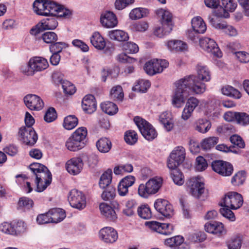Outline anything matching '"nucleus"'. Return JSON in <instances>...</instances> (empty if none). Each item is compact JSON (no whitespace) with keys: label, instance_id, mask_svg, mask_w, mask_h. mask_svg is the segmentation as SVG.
<instances>
[{"label":"nucleus","instance_id":"nucleus-1","mask_svg":"<svg viewBox=\"0 0 249 249\" xmlns=\"http://www.w3.org/2000/svg\"><path fill=\"white\" fill-rule=\"evenodd\" d=\"M195 78L194 76H186L175 82L176 89L172 99V103L174 107H181L190 92L197 94L204 92V86L196 81Z\"/></svg>","mask_w":249,"mask_h":249},{"label":"nucleus","instance_id":"nucleus-2","mask_svg":"<svg viewBox=\"0 0 249 249\" xmlns=\"http://www.w3.org/2000/svg\"><path fill=\"white\" fill-rule=\"evenodd\" d=\"M162 179L160 178H153L145 184H141L138 187V194L142 197L147 198L150 195L156 194L161 187Z\"/></svg>","mask_w":249,"mask_h":249},{"label":"nucleus","instance_id":"nucleus-3","mask_svg":"<svg viewBox=\"0 0 249 249\" xmlns=\"http://www.w3.org/2000/svg\"><path fill=\"white\" fill-rule=\"evenodd\" d=\"M49 66L45 58L36 56L31 58L26 66L21 67V71L27 75H33L35 72L42 71Z\"/></svg>","mask_w":249,"mask_h":249},{"label":"nucleus","instance_id":"nucleus-4","mask_svg":"<svg viewBox=\"0 0 249 249\" xmlns=\"http://www.w3.org/2000/svg\"><path fill=\"white\" fill-rule=\"evenodd\" d=\"M186 184L190 189V193L195 197L201 200H204L207 197V191L205 189L204 183L201 181L200 178H191L187 181Z\"/></svg>","mask_w":249,"mask_h":249},{"label":"nucleus","instance_id":"nucleus-5","mask_svg":"<svg viewBox=\"0 0 249 249\" xmlns=\"http://www.w3.org/2000/svg\"><path fill=\"white\" fill-rule=\"evenodd\" d=\"M134 121L142 135L146 140L152 141L157 136V133L154 128L145 120L136 116L134 117Z\"/></svg>","mask_w":249,"mask_h":249},{"label":"nucleus","instance_id":"nucleus-6","mask_svg":"<svg viewBox=\"0 0 249 249\" xmlns=\"http://www.w3.org/2000/svg\"><path fill=\"white\" fill-rule=\"evenodd\" d=\"M243 203V198L241 194L235 192H229L225 195L220 205L230 207L231 209L236 210L242 206Z\"/></svg>","mask_w":249,"mask_h":249},{"label":"nucleus","instance_id":"nucleus-7","mask_svg":"<svg viewBox=\"0 0 249 249\" xmlns=\"http://www.w3.org/2000/svg\"><path fill=\"white\" fill-rule=\"evenodd\" d=\"M33 10L37 15L48 16L54 12L56 7L55 2L44 0H36L33 4Z\"/></svg>","mask_w":249,"mask_h":249},{"label":"nucleus","instance_id":"nucleus-8","mask_svg":"<svg viewBox=\"0 0 249 249\" xmlns=\"http://www.w3.org/2000/svg\"><path fill=\"white\" fill-rule=\"evenodd\" d=\"M36 177V191L38 192L43 191L52 181V174L48 169H42L35 175Z\"/></svg>","mask_w":249,"mask_h":249},{"label":"nucleus","instance_id":"nucleus-9","mask_svg":"<svg viewBox=\"0 0 249 249\" xmlns=\"http://www.w3.org/2000/svg\"><path fill=\"white\" fill-rule=\"evenodd\" d=\"M169 63L165 59L151 60L145 64L144 70L150 75L161 72L164 69L168 67Z\"/></svg>","mask_w":249,"mask_h":249},{"label":"nucleus","instance_id":"nucleus-10","mask_svg":"<svg viewBox=\"0 0 249 249\" xmlns=\"http://www.w3.org/2000/svg\"><path fill=\"white\" fill-rule=\"evenodd\" d=\"M185 150L181 146L176 147L171 153L167 160L168 168L178 167L181 164L185 158Z\"/></svg>","mask_w":249,"mask_h":249},{"label":"nucleus","instance_id":"nucleus-11","mask_svg":"<svg viewBox=\"0 0 249 249\" xmlns=\"http://www.w3.org/2000/svg\"><path fill=\"white\" fill-rule=\"evenodd\" d=\"M68 198L70 205L73 208L82 210L86 206L84 194L76 189H72L69 192Z\"/></svg>","mask_w":249,"mask_h":249},{"label":"nucleus","instance_id":"nucleus-12","mask_svg":"<svg viewBox=\"0 0 249 249\" xmlns=\"http://www.w3.org/2000/svg\"><path fill=\"white\" fill-rule=\"evenodd\" d=\"M18 134L20 141L27 145H34L38 139L37 134L32 127H20Z\"/></svg>","mask_w":249,"mask_h":249},{"label":"nucleus","instance_id":"nucleus-13","mask_svg":"<svg viewBox=\"0 0 249 249\" xmlns=\"http://www.w3.org/2000/svg\"><path fill=\"white\" fill-rule=\"evenodd\" d=\"M211 166L213 171L223 177L230 176L233 171L232 164L223 160H214L212 162Z\"/></svg>","mask_w":249,"mask_h":249},{"label":"nucleus","instance_id":"nucleus-14","mask_svg":"<svg viewBox=\"0 0 249 249\" xmlns=\"http://www.w3.org/2000/svg\"><path fill=\"white\" fill-rule=\"evenodd\" d=\"M199 45L205 51L211 53L213 55L220 57L222 56V53L220 51L215 41L210 38L205 37L199 39Z\"/></svg>","mask_w":249,"mask_h":249},{"label":"nucleus","instance_id":"nucleus-15","mask_svg":"<svg viewBox=\"0 0 249 249\" xmlns=\"http://www.w3.org/2000/svg\"><path fill=\"white\" fill-rule=\"evenodd\" d=\"M154 207L157 212L166 217L169 218L174 214L172 205L165 199H157L154 203Z\"/></svg>","mask_w":249,"mask_h":249},{"label":"nucleus","instance_id":"nucleus-16","mask_svg":"<svg viewBox=\"0 0 249 249\" xmlns=\"http://www.w3.org/2000/svg\"><path fill=\"white\" fill-rule=\"evenodd\" d=\"M66 169L71 175H76L79 174L83 167V162L80 157H74L68 160L66 163Z\"/></svg>","mask_w":249,"mask_h":249},{"label":"nucleus","instance_id":"nucleus-17","mask_svg":"<svg viewBox=\"0 0 249 249\" xmlns=\"http://www.w3.org/2000/svg\"><path fill=\"white\" fill-rule=\"evenodd\" d=\"M24 102L31 110H41L44 107V102L41 98L35 94H28L24 98Z\"/></svg>","mask_w":249,"mask_h":249},{"label":"nucleus","instance_id":"nucleus-18","mask_svg":"<svg viewBox=\"0 0 249 249\" xmlns=\"http://www.w3.org/2000/svg\"><path fill=\"white\" fill-rule=\"evenodd\" d=\"M156 14L160 18V21L163 27L167 26V32H171L173 29L172 15L167 10L159 9L156 11Z\"/></svg>","mask_w":249,"mask_h":249},{"label":"nucleus","instance_id":"nucleus-19","mask_svg":"<svg viewBox=\"0 0 249 249\" xmlns=\"http://www.w3.org/2000/svg\"><path fill=\"white\" fill-rule=\"evenodd\" d=\"M149 228L159 233L170 235L174 230V226L170 224L160 223L157 221L147 222Z\"/></svg>","mask_w":249,"mask_h":249},{"label":"nucleus","instance_id":"nucleus-20","mask_svg":"<svg viewBox=\"0 0 249 249\" xmlns=\"http://www.w3.org/2000/svg\"><path fill=\"white\" fill-rule=\"evenodd\" d=\"M99 237L101 240L107 243L115 242L118 238L117 231L111 227H105L99 231Z\"/></svg>","mask_w":249,"mask_h":249},{"label":"nucleus","instance_id":"nucleus-21","mask_svg":"<svg viewBox=\"0 0 249 249\" xmlns=\"http://www.w3.org/2000/svg\"><path fill=\"white\" fill-rule=\"evenodd\" d=\"M135 181L134 176L129 175L122 178L118 185V194L121 196H126L128 192V188L133 185Z\"/></svg>","mask_w":249,"mask_h":249},{"label":"nucleus","instance_id":"nucleus-22","mask_svg":"<svg viewBox=\"0 0 249 249\" xmlns=\"http://www.w3.org/2000/svg\"><path fill=\"white\" fill-rule=\"evenodd\" d=\"M82 107L86 113L91 114L95 112L97 108V103L94 96L91 94L86 95L82 100Z\"/></svg>","mask_w":249,"mask_h":249},{"label":"nucleus","instance_id":"nucleus-23","mask_svg":"<svg viewBox=\"0 0 249 249\" xmlns=\"http://www.w3.org/2000/svg\"><path fill=\"white\" fill-rule=\"evenodd\" d=\"M204 228L207 232L215 234L218 236L226 233L224 226L221 222L216 221L207 222L205 224Z\"/></svg>","mask_w":249,"mask_h":249},{"label":"nucleus","instance_id":"nucleus-24","mask_svg":"<svg viewBox=\"0 0 249 249\" xmlns=\"http://www.w3.org/2000/svg\"><path fill=\"white\" fill-rule=\"evenodd\" d=\"M100 22L104 27L108 28L116 26L118 23L116 16L110 11H106L102 14Z\"/></svg>","mask_w":249,"mask_h":249},{"label":"nucleus","instance_id":"nucleus-25","mask_svg":"<svg viewBox=\"0 0 249 249\" xmlns=\"http://www.w3.org/2000/svg\"><path fill=\"white\" fill-rule=\"evenodd\" d=\"M197 76L195 75H189L195 77V80L201 84L203 85L206 90V85L202 81L208 82L211 79V75L209 71L206 66L198 65L197 68Z\"/></svg>","mask_w":249,"mask_h":249},{"label":"nucleus","instance_id":"nucleus-26","mask_svg":"<svg viewBox=\"0 0 249 249\" xmlns=\"http://www.w3.org/2000/svg\"><path fill=\"white\" fill-rule=\"evenodd\" d=\"M99 209L101 213L107 220L114 222L117 218V215L114 209L105 203L100 204Z\"/></svg>","mask_w":249,"mask_h":249},{"label":"nucleus","instance_id":"nucleus-27","mask_svg":"<svg viewBox=\"0 0 249 249\" xmlns=\"http://www.w3.org/2000/svg\"><path fill=\"white\" fill-rule=\"evenodd\" d=\"M52 77L56 84H60L62 85L63 91L65 94L72 95L75 93L76 91L75 88L70 82L62 79L58 81L56 80V78L59 77V74L57 73H54L52 75Z\"/></svg>","mask_w":249,"mask_h":249},{"label":"nucleus","instance_id":"nucleus-28","mask_svg":"<svg viewBox=\"0 0 249 249\" xmlns=\"http://www.w3.org/2000/svg\"><path fill=\"white\" fill-rule=\"evenodd\" d=\"M168 48L171 51L176 52H183L188 49L186 43L179 40H171L167 43Z\"/></svg>","mask_w":249,"mask_h":249},{"label":"nucleus","instance_id":"nucleus-29","mask_svg":"<svg viewBox=\"0 0 249 249\" xmlns=\"http://www.w3.org/2000/svg\"><path fill=\"white\" fill-rule=\"evenodd\" d=\"M191 23L193 30L197 34H203L206 30V25L200 17L194 18Z\"/></svg>","mask_w":249,"mask_h":249},{"label":"nucleus","instance_id":"nucleus-30","mask_svg":"<svg viewBox=\"0 0 249 249\" xmlns=\"http://www.w3.org/2000/svg\"><path fill=\"white\" fill-rule=\"evenodd\" d=\"M111 181L112 170L108 169L101 175L99 181V186L102 189L111 187L112 186L110 185Z\"/></svg>","mask_w":249,"mask_h":249},{"label":"nucleus","instance_id":"nucleus-31","mask_svg":"<svg viewBox=\"0 0 249 249\" xmlns=\"http://www.w3.org/2000/svg\"><path fill=\"white\" fill-rule=\"evenodd\" d=\"M90 42L96 49L102 50L106 46V42L99 32H94L90 37Z\"/></svg>","mask_w":249,"mask_h":249},{"label":"nucleus","instance_id":"nucleus-32","mask_svg":"<svg viewBox=\"0 0 249 249\" xmlns=\"http://www.w3.org/2000/svg\"><path fill=\"white\" fill-rule=\"evenodd\" d=\"M108 36L112 40L120 42L126 41L129 39L127 33L121 30H114L109 31Z\"/></svg>","mask_w":249,"mask_h":249},{"label":"nucleus","instance_id":"nucleus-33","mask_svg":"<svg viewBox=\"0 0 249 249\" xmlns=\"http://www.w3.org/2000/svg\"><path fill=\"white\" fill-rule=\"evenodd\" d=\"M52 223H58L66 217L65 212L60 208H54L49 211Z\"/></svg>","mask_w":249,"mask_h":249},{"label":"nucleus","instance_id":"nucleus-34","mask_svg":"<svg viewBox=\"0 0 249 249\" xmlns=\"http://www.w3.org/2000/svg\"><path fill=\"white\" fill-rule=\"evenodd\" d=\"M170 170V175L174 182L178 185H182L184 182V176L182 172L178 167L169 168Z\"/></svg>","mask_w":249,"mask_h":249},{"label":"nucleus","instance_id":"nucleus-35","mask_svg":"<svg viewBox=\"0 0 249 249\" xmlns=\"http://www.w3.org/2000/svg\"><path fill=\"white\" fill-rule=\"evenodd\" d=\"M111 142L107 138H102L96 142V147L98 150L101 153L108 152L111 148Z\"/></svg>","mask_w":249,"mask_h":249},{"label":"nucleus","instance_id":"nucleus-36","mask_svg":"<svg viewBox=\"0 0 249 249\" xmlns=\"http://www.w3.org/2000/svg\"><path fill=\"white\" fill-rule=\"evenodd\" d=\"M67 148L71 151H78L85 146L84 142H80L71 136L66 142Z\"/></svg>","mask_w":249,"mask_h":249},{"label":"nucleus","instance_id":"nucleus-37","mask_svg":"<svg viewBox=\"0 0 249 249\" xmlns=\"http://www.w3.org/2000/svg\"><path fill=\"white\" fill-rule=\"evenodd\" d=\"M101 108L103 111L110 115L116 114L118 110L116 105L109 101L102 103L101 104Z\"/></svg>","mask_w":249,"mask_h":249},{"label":"nucleus","instance_id":"nucleus-38","mask_svg":"<svg viewBox=\"0 0 249 249\" xmlns=\"http://www.w3.org/2000/svg\"><path fill=\"white\" fill-rule=\"evenodd\" d=\"M160 121L164 128L168 131L172 129L174 124L170 117V114L167 112L162 113L160 116Z\"/></svg>","mask_w":249,"mask_h":249},{"label":"nucleus","instance_id":"nucleus-39","mask_svg":"<svg viewBox=\"0 0 249 249\" xmlns=\"http://www.w3.org/2000/svg\"><path fill=\"white\" fill-rule=\"evenodd\" d=\"M56 9L54 12H51L50 16H57L65 18H69L71 15V12L67 9L64 8L62 6L55 3Z\"/></svg>","mask_w":249,"mask_h":249},{"label":"nucleus","instance_id":"nucleus-40","mask_svg":"<svg viewBox=\"0 0 249 249\" xmlns=\"http://www.w3.org/2000/svg\"><path fill=\"white\" fill-rule=\"evenodd\" d=\"M219 141L218 137H210L202 140L201 142V148L204 150H208L216 144Z\"/></svg>","mask_w":249,"mask_h":249},{"label":"nucleus","instance_id":"nucleus-41","mask_svg":"<svg viewBox=\"0 0 249 249\" xmlns=\"http://www.w3.org/2000/svg\"><path fill=\"white\" fill-rule=\"evenodd\" d=\"M246 177L247 173L245 171H239L232 178L231 183L234 186H240L244 183Z\"/></svg>","mask_w":249,"mask_h":249},{"label":"nucleus","instance_id":"nucleus-42","mask_svg":"<svg viewBox=\"0 0 249 249\" xmlns=\"http://www.w3.org/2000/svg\"><path fill=\"white\" fill-rule=\"evenodd\" d=\"M110 98L114 101H122L124 94L121 86H116L112 88L110 92Z\"/></svg>","mask_w":249,"mask_h":249},{"label":"nucleus","instance_id":"nucleus-43","mask_svg":"<svg viewBox=\"0 0 249 249\" xmlns=\"http://www.w3.org/2000/svg\"><path fill=\"white\" fill-rule=\"evenodd\" d=\"M148 13L147 9L142 8H136L132 10L129 15V18L132 20L140 19L145 16Z\"/></svg>","mask_w":249,"mask_h":249},{"label":"nucleus","instance_id":"nucleus-44","mask_svg":"<svg viewBox=\"0 0 249 249\" xmlns=\"http://www.w3.org/2000/svg\"><path fill=\"white\" fill-rule=\"evenodd\" d=\"M78 120L75 115H69L64 120L63 126L68 130L74 128L78 124Z\"/></svg>","mask_w":249,"mask_h":249},{"label":"nucleus","instance_id":"nucleus-45","mask_svg":"<svg viewBox=\"0 0 249 249\" xmlns=\"http://www.w3.org/2000/svg\"><path fill=\"white\" fill-rule=\"evenodd\" d=\"M222 92L223 94L233 97L235 99H239L241 97L240 92L233 87L227 86L222 89Z\"/></svg>","mask_w":249,"mask_h":249},{"label":"nucleus","instance_id":"nucleus-46","mask_svg":"<svg viewBox=\"0 0 249 249\" xmlns=\"http://www.w3.org/2000/svg\"><path fill=\"white\" fill-rule=\"evenodd\" d=\"M58 22L54 18H46L41 21V28L43 30H53L56 28Z\"/></svg>","mask_w":249,"mask_h":249},{"label":"nucleus","instance_id":"nucleus-47","mask_svg":"<svg viewBox=\"0 0 249 249\" xmlns=\"http://www.w3.org/2000/svg\"><path fill=\"white\" fill-rule=\"evenodd\" d=\"M150 86V83L148 80H139L137 84L133 87V91L145 92Z\"/></svg>","mask_w":249,"mask_h":249},{"label":"nucleus","instance_id":"nucleus-48","mask_svg":"<svg viewBox=\"0 0 249 249\" xmlns=\"http://www.w3.org/2000/svg\"><path fill=\"white\" fill-rule=\"evenodd\" d=\"M242 237L238 235L232 237L227 243L228 249H240L242 244Z\"/></svg>","mask_w":249,"mask_h":249},{"label":"nucleus","instance_id":"nucleus-49","mask_svg":"<svg viewBox=\"0 0 249 249\" xmlns=\"http://www.w3.org/2000/svg\"><path fill=\"white\" fill-rule=\"evenodd\" d=\"M87 135V130L86 128L81 127L77 129L71 135V137L74 139L75 140L78 141L80 142H84L85 140Z\"/></svg>","mask_w":249,"mask_h":249},{"label":"nucleus","instance_id":"nucleus-50","mask_svg":"<svg viewBox=\"0 0 249 249\" xmlns=\"http://www.w3.org/2000/svg\"><path fill=\"white\" fill-rule=\"evenodd\" d=\"M211 127V124L207 120H199L195 126V130L200 133H205Z\"/></svg>","mask_w":249,"mask_h":249},{"label":"nucleus","instance_id":"nucleus-51","mask_svg":"<svg viewBox=\"0 0 249 249\" xmlns=\"http://www.w3.org/2000/svg\"><path fill=\"white\" fill-rule=\"evenodd\" d=\"M104 190L101 195V197L104 200L110 201L115 197L116 196V190L114 187H108Z\"/></svg>","mask_w":249,"mask_h":249},{"label":"nucleus","instance_id":"nucleus-52","mask_svg":"<svg viewBox=\"0 0 249 249\" xmlns=\"http://www.w3.org/2000/svg\"><path fill=\"white\" fill-rule=\"evenodd\" d=\"M34 205L33 201L26 197H23L19 199L18 202V209L26 210H29L33 207Z\"/></svg>","mask_w":249,"mask_h":249},{"label":"nucleus","instance_id":"nucleus-53","mask_svg":"<svg viewBox=\"0 0 249 249\" xmlns=\"http://www.w3.org/2000/svg\"><path fill=\"white\" fill-rule=\"evenodd\" d=\"M138 215L143 219H149L152 216L150 209L148 205H142L138 208Z\"/></svg>","mask_w":249,"mask_h":249},{"label":"nucleus","instance_id":"nucleus-54","mask_svg":"<svg viewBox=\"0 0 249 249\" xmlns=\"http://www.w3.org/2000/svg\"><path fill=\"white\" fill-rule=\"evenodd\" d=\"M15 224L13 223L4 222L0 225V231L4 233L16 235Z\"/></svg>","mask_w":249,"mask_h":249},{"label":"nucleus","instance_id":"nucleus-55","mask_svg":"<svg viewBox=\"0 0 249 249\" xmlns=\"http://www.w3.org/2000/svg\"><path fill=\"white\" fill-rule=\"evenodd\" d=\"M43 41L48 44H53L58 39L57 35L53 32H47L42 35Z\"/></svg>","mask_w":249,"mask_h":249},{"label":"nucleus","instance_id":"nucleus-56","mask_svg":"<svg viewBox=\"0 0 249 249\" xmlns=\"http://www.w3.org/2000/svg\"><path fill=\"white\" fill-rule=\"evenodd\" d=\"M235 122L240 125H246L249 124V115L245 112H238Z\"/></svg>","mask_w":249,"mask_h":249},{"label":"nucleus","instance_id":"nucleus-57","mask_svg":"<svg viewBox=\"0 0 249 249\" xmlns=\"http://www.w3.org/2000/svg\"><path fill=\"white\" fill-rule=\"evenodd\" d=\"M124 139L126 143L133 144L138 140L137 133L134 130H128L125 132Z\"/></svg>","mask_w":249,"mask_h":249},{"label":"nucleus","instance_id":"nucleus-58","mask_svg":"<svg viewBox=\"0 0 249 249\" xmlns=\"http://www.w3.org/2000/svg\"><path fill=\"white\" fill-rule=\"evenodd\" d=\"M68 47L67 44L63 42H54L50 46V50L51 53H59L63 49Z\"/></svg>","mask_w":249,"mask_h":249},{"label":"nucleus","instance_id":"nucleus-59","mask_svg":"<svg viewBox=\"0 0 249 249\" xmlns=\"http://www.w3.org/2000/svg\"><path fill=\"white\" fill-rule=\"evenodd\" d=\"M208 166L206 160L202 156L196 158V169L198 171L205 170Z\"/></svg>","mask_w":249,"mask_h":249},{"label":"nucleus","instance_id":"nucleus-60","mask_svg":"<svg viewBox=\"0 0 249 249\" xmlns=\"http://www.w3.org/2000/svg\"><path fill=\"white\" fill-rule=\"evenodd\" d=\"M57 118V114L53 107H50L46 111L44 119L47 123H51L54 121Z\"/></svg>","mask_w":249,"mask_h":249},{"label":"nucleus","instance_id":"nucleus-61","mask_svg":"<svg viewBox=\"0 0 249 249\" xmlns=\"http://www.w3.org/2000/svg\"><path fill=\"white\" fill-rule=\"evenodd\" d=\"M230 141L233 146H237L238 148H243L245 147V143L242 138L237 135H233L230 137Z\"/></svg>","mask_w":249,"mask_h":249},{"label":"nucleus","instance_id":"nucleus-62","mask_svg":"<svg viewBox=\"0 0 249 249\" xmlns=\"http://www.w3.org/2000/svg\"><path fill=\"white\" fill-rule=\"evenodd\" d=\"M223 207V208L220 209V213L221 215L232 221H234L235 219L234 214L231 210L229 209L230 207Z\"/></svg>","mask_w":249,"mask_h":249},{"label":"nucleus","instance_id":"nucleus-63","mask_svg":"<svg viewBox=\"0 0 249 249\" xmlns=\"http://www.w3.org/2000/svg\"><path fill=\"white\" fill-rule=\"evenodd\" d=\"M124 49L126 53H135L139 51L138 45L131 42H128L124 44Z\"/></svg>","mask_w":249,"mask_h":249},{"label":"nucleus","instance_id":"nucleus-64","mask_svg":"<svg viewBox=\"0 0 249 249\" xmlns=\"http://www.w3.org/2000/svg\"><path fill=\"white\" fill-rule=\"evenodd\" d=\"M222 6L231 12H233L237 7V3L234 0H221Z\"/></svg>","mask_w":249,"mask_h":249}]
</instances>
